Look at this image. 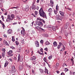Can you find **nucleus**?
Instances as JSON below:
<instances>
[{
  "mask_svg": "<svg viewBox=\"0 0 75 75\" xmlns=\"http://www.w3.org/2000/svg\"><path fill=\"white\" fill-rule=\"evenodd\" d=\"M41 19L38 18L37 19V21L36 23L37 25H38L40 27H42L43 26V23H42V22L41 21Z\"/></svg>",
  "mask_w": 75,
  "mask_h": 75,
  "instance_id": "1",
  "label": "nucleus"
},
{
  "mask_svg": "<svg viewBox=\"0 0 75 75\" xmlns=\"http://www.w3.org/2000/svg\"><path fill=\"white\" fill-rule=\"evenodd\" d=\"M39 14L41 17H44L45 15V12H44L43 10H42V8H40V10L39 11Z\"/></svg>",
  "mask_w": 75,
  "mask_h": 75,
  "instance_id": "2",
  "label": "nucleus"
},
{
  "mask_svg": "<svg viewBox=\"0 0 75 75\" xmlns=\"http://www.w3.org/2000/svg\"><path fill=\"white\" fill-rule=\"evenodd\" d=\"M10 20H13V19H11L10 15H8L7 16V18L6 20V21L7 23H10Z\"/></svg>",
  "mask_w": 75,
  "mask_h": 75,
  "instance_id": "3",
  "label": "nucleus"
},
{
  "mask_svg": "<svg viewBox=\"0 0 75 75\" xmlns=\"http://www.w3.org/2000/svg\"><path fill=\"white\" fill-rule=\"evenodd\" d=\"M22 30H21V34L23 36H24L25 35V30H24V28L22 27Z\"/></svg>",
  "mask_w": 75,
  "mask_h": 75,
  "instance_id": "4",
  "label": "nucleus"
},
{
  "mask_svg": "<svg viewBox=\"0 0 75 75\" xmlns=\"http://www.w3.org/2000/svg\"><path fill=\"white\" fill-rule=\"evenodd\" d=\"M13 53V51L12 50H10L8 52H7V55H9V56H8V57H11L13 55V54H12Z\"/></svg>",
  "mask_w": 75,
  "mask_h": 75,
  "instance_id": "5",
  "label": "nucleus"
},
{
  "mask_svg": "<svg viewBox=\"0 0 75 75\" xmlns=\"http://www.w3.org/2000/svg\"><path fill=\"white\" fill-rule=\"evenodd\" d=\"M18 62H22L23 61V59L21 58V56H20V54H18Z\"/></svg>",
  "mask_w": 75,
  "mask_h": 75,
  "instance_id": "6",
  "label": "nucleus"
},
{
  "mask_svg": "<svg viewBox=\"0 0 75 75\" xmlns=\"http://www.w3.org/2000/svg\"><path fill=\"white\" fill-rule=\"evenodd\" d=\"M56 18H57V20H60L62 21V18H63V17H62V16H60L59 15L56 16Z\"/></svg>",
  "mask_w": 75,
  "mask_h": 75,
  "instance_id": "7",
  "label": "nucleus"
},
{
  "mask_svg": "<svg viewBox=\"0 0 75 75\" xmlns=\"http://www.w3.org/2000/svg\"><path fill=\"white\" fill-rule=\"evenodd\" d=\"M12 71H11L13 73H15L16 71V70L15 68V66L13 65V66L11 68Z\"/></svg>",
  "mask_w": 75,
  "mask_h": 75,
  "instance_id": "8",
  "label": "nucleus"
},
{
  "mask_svg": "<svg viewBox=\"0 0 75 75\" xmlns=\"http://www.w3.org/2000/svg\"><path fill=\"white\" fill-rule=\"evenodd\" d=\"M35 45L36 47H39V42L38 41H36L35 42Z\"/></svg>",
  "mask_w": 75,
  "mask_h": 75,
  "instance_id": "9",
  "label": "nucleus"
},
{
  "mask_svg": "<svg viewBox=\"0 0 75 75\" xmlns=\"http://www.w3.org/2000/svg\"><path fill=\"white\" fill-rule=\"evenodd\" d=\"M25 10L26 11H28L29 10V6L28 5H26L25 7Z\"/></svg>",
  "mask_w": 75,
  "mask_h": 75,
  "instance_id": "10",
  "label": "nucleus"
},
{
  "mask_svg": "<svg viewBox=\"0 0 75 75\" xmlns=\"http://www.w3.org/2000/svg\"><path fill=\"white\" fill-rule=\"evenodd\" d=\"M7 33L8 34H11V33H12V30L11 29H9L7 32Z\"/></svg>",
  "mask_w": 75,
  "mask_h": 75,
  "instance_id": "11",
  "label": "nucleus"
},
{
  "mask_svg": "<svg viewBox=\"0 0 75 75\" xmlns=\"http://www.w3.org/2000/svg\"><path fill=\"white\" fill-rule=\"evenodd\" d=\"M69 26V23H67L66 24V25L64 26V28L65 29H67V28H68V27Z\"/></svg>",
  "mask_w": 75,
  "mask_h": 75,
  "instance_id": "12",
  "label": "nucleus"
},
{
  "mask_svg": "<svg viewBox=\"0 0 75 75\" xmlns=\"http://www.w3.org/2000/svg\"><path fill=\"white\" fill-rule=\"evenodd\" d=\"M36 59V57L35 56H33L32 57L30 58V59L31 61H33V60H35Z\"/></svg>",
  "mask_w": 75,
  "mask_h": 75,
  "instance_id": "13",
  "label": "nucleus"
},
{
  "mask_svg": "<svg viewBox=\"0 0 75 75\" xmlns=\"http://www.w3.org/2000/svg\"><path fill=\"white\" fill-rule=\"evenodd\" d=\"M9 63V62H8V61H6L5 63V64L4 66V67H6L8 65V64Z\"/></svg>",
  "mask_w": 75,
  "mask_h": 75,
  "instance_id": "14",
  "label": "nucleus"
},
{
  "mask_svg": "<svg viewBox=\"0 0 75 75\" xmlns=\"http://www.w3.org/2000/svg\"><path fill=\"white\" fill-rule=\"evenodd\" d=\"M53 46L55 47H57V45H57V43L56 41L54 42L53 43Z\"/></svg>",
  "mask_w": 75,
  "mask_h": 75,
  "instance_id": "15",
  "label": "nucleus"
},
{
  "mask_svg": "<svg viewBox=\"0 0 75 75\" xmlns=\"http://www.w3.org/2000/svg\"><path fill=\"white\" fill-rule=\"evenodd\" d=\"M59 45L57 47L58 49H59V48H60V47H61V45H62V46L63 45L62 43L61 42H59Z\"/></svg>",
  "mask_w": 75,
  "mask_h": 75,
  "instance_id": "16",
  "label": "nucleus"
},
{
  "mask_svg": "<svg viewBox=\"0 0 75 75\" xmlns=\"http://www.w3.org/2000/svg\"><path fill=\"white\" fill-rule=\"evenodd\" d=\"M10 16L11 18V19H12V20H13V19L15 18V15L13 14H12Z\"/></svg>",
  "mask_w": 75,
  "mask_h": 75,
  "instance_id": "17",
  "label": "nucleus"
},
{
  "mask_svg": "<svg viewBox=\"0 0 75 75\" xmlns=\"http://www.w3.org/2000/svg\"><path fill=\"white\" fill-rule=\"evenodd\" d=\"M59 13L61 15V16H64V14H65V13L64 12L62 11H59Z\"/></svg>",
  "mask_w": 75,
  "mask_h": 75,
  "instance_id": "18",
  "label": "nucleus"
},
{
  "mask_svg": "<svg viewBox=\"0 0 75 75\" xmlns=\"http://www.w3.org/2000/svg\"><path fill=\"white\" fill-rule=\"evenodd\" d=\"M4 44L5 45H9L8 43H7V42L5 40H4Z\"/></svg>",
  "mask_w": 75,
  "mask_h": 75,
  "instance_id": "19",
  "label": "nucleus"
},
{
  "mask_svg": "<svg viewBox=\"0 0 75 75\" xmlns=\"http://www.w3.org/2000/svg\"><path fill=\"white\" fill-rule=\"evenodd\" d=\"M62 46L63 47V48L62 49V50H60V51H64L65 49V46H64V45H62Z\"/></svg>",
  "mask_w": 75,
  "mask_h": 75,
  "instance_id": "20",
  "label": "nucleus"
},
{
  "mask_svg": "<svg viewBox=\"0 0 75 75\" xmlns=\"http://www.w3.org/2000/svg\"><path fill=\"white\" fill-rule=\"evenodd\" d=\"M23 69V67L22 65H20L19 67V70L20 71H21V69Z\"/></svg>",
  "mask_w": 75,
  "mask_h": 75,
  "instance_id": "21",
  "label": "nucleus"
},
{
  "mask_svg": "<svg viewBox=\"0 0 75 75\" xmlns=\"http://www.w3.org/2000/svg\"><path fill=\"white\" fill-rule=\"evenodd\" d=\"M32 8L33 10H35L36 9V5H33Z\"/></svg>",
  "mask_w": 75,
  "mask_h": 75,
  "instance_id": "22",
  "label": "nucleus"
},
{
  "mask_svg": "<svg viewBox=\"0 0 75 75\" xmlns=\"http://www.w3.org/2000/svg\"><path fill=\"white\" fill-rule=\"evenodd\" d=\"M51 29H52L53 31H55L56 30V27L55 26H53L52 28H51Z\"/></svg>",
  "mask_w": 75,
  "mask_h": 75,
  "instance_id": "23",
  "label": "nucleus"
},
{
  "mask_svg": "<svg viewBox=\"0 0 75 75\" xmlns=\"http://www.w3.org/2000/svg\"><path fill=\"white\" fill-rule=\"evenodd\" d=\"M45 73L46 74V73H47V75H48V69H46V68H45Z\"/></svg>",
  "mask_w": 75,
  "mask_h": 75,
  "instance_id": "24",
  "label": "nucleus"
},
{
  "mask_svg": "<svg viewBox=\"0 0 75 75\" xmlns=\"http://www.w3.org/2000/svg\"><path fill=\"white\" fill-rule=\"evenodd\" d=\"M40 71L41 73H44V72H45V71H44V70L42 69H40Z\"/></svg>",
  "mask_w": 75,
  "mask_h": 75,
  "instance_id": "25",
  "label": "nucleus"
},
{
  "mask_svg": "<svg viewBox=\"0 0 75 75\" xmlns=\"http://www.w3.org/2000/svg\"><path fill=\"white\" fill-rule=\"evenodd\" d=\"M2 55L4 58L5 57V52H3L2 53Z\"/></svg>",
  "mask_w": 75,
  "mask_h": 75,
  "instance_id": "26",
  "label": "nucleus"
},
{
  "mask_svg": "<svg viewBox=\"0 0 75 75\" xmlns=\"http://www.w3.org/2000/svg\"><path fill=\"white\" fill-rule=\"evenodd\" d=\"M49 12H52V9L51 8H49L48 10Z\"/></svg>",
  "mask_w": 75,
  "mask_h": 75,
  "instance_id": "27",
  "label": "nucleus"
},
{
  "mask_svg": "<svg viewBox=\"0 0 75 75\" xmlns=\"http://www.w3.org/2000/svg\"><path fill=\"white\" fill-rule=\"evenodd\" d=\"M21 49L22 48L21 47H19L18 50V52H21Z\"/></svg>",
  "mask_w": 75,
  "mask_h": 75,
  "instance_id": "28",
  "label": "nucleus"
},
{
  "mask_svg": "<svg viewBox=\"0 0 75 75\" xmlns=\"http://www.w3.org/2000/svg\"><path fill=\"white\" fill-rule=\"evenodd\" d=\"M52 58V55H51L50 56H49L48 57V59H50H50H51Z\"/></svg>",
  "mask_w": 75,
  "mask_h": 75,
  "instance_id": "29",
  "label": "nucleus"
},
{
  "mask_svg": "<svg viewBox=\"0 0 75 75\" xmlns=\"http://www.w3.org/2000/svg\"><path fill=\"white\" fill-rule=\"evenodd\" d=\"M50 42H48V41H47L45 42V44L47 45H50Z\"/></svg>",
  "mask_w": 75,
  "mask_h": 75,
  "instance_id": "30",
  "label": "nucleus"
},
{
  "mask_svg": "<svg viewBox=\"0 0 75 75\" xmlns=\"http://www.w3.org/2000/svg\"><path fill=\"white\" fill-rule=\"evenodd\" d=\"M12 41L14 42L15 41V39H14V36H12Z\"/></svg>",
  "mask_w": 75,
  "mask_h": 75,
  "instance_id": "31",
  "label": "nucleus"
},
{
  "mask_svg": "<svg viewBox=\"0 0 75 75\" xmlns=\"http://www.w3.org/2000/svg\"><path fill=\"white\" fill-rule=\"evenodd\" d=\"M50 3L52 4H54V1L53 0H50Z\"/></svg>",
  "mask_w": 75,
  "mask_h": 75,
  "instance_id": "32",
  "label": "nucleus"
},
{
  "mask_svg": "<svg viewBox=\"0 0 75 75\" xmlns=\"http://www.w3.org/2000/svg\"><path fill=\"white\" fill-rule=\"evenodd\" d=\"M16 44V45H19V42L18 41H16L15 42Z\"/></svg>",
  "mask_w": 75,
  "mask_h": 75,
  "instance_id": "33",
  "label": "nucleus"
},
{
  "mask_svg": "<svg viewBox=\"0 0 75 75\" xmlns=\"http://www.w3.org/2000/svg\"><path fill=\"white\" fill-rule=\"evenodd\" d=\"M57 11H58V10H54V12L55 14H57Z\"/></svg>",
  "mask_w": 75,
  "mask_h": 75,
  "instance_id": "34",
  "label": "nucleus"
},
{
  "mask_svg": "<svg viewBox=\"0 0 75 75\" xmlns=\"http://www.w3.org/2000/svg\"><path fill=\"white\" fill-rule=\"evenodd\" d=\"M1 18H2L3 21H4V16H1Z\"/></svg>",
  "mask_w": 75,
  "mask_h": 75,
  "instance_id": "35",
  "label": "nucleus"
},
{
  "mask_svg": "<svg viewBox=\"0 0 75 75\" xmlns=\"http://www.w3.org/2000/svg\"><path fill=\"white\" fill-rule=\"evenodd\" d=\"M64 71L67 72V71H68L69 69H68L67 68H65V69H64Z\"/></svg>",
  "mask_w": 75,
  "mask_h": 75,
  "instance_id": "36",
  "label": "nucleus"
},
{
  "mask_svg": "<svg viewBox=\"0 0 75 75\" xmlns=\"http://www.w3.org/2000/svg\"><path fill=\"white\" fill-rule=\"evenodd\" d=\"M58 66H59V63H57L56 64V67L57 68H58Z\"/></svg>",
  "mask_w": 75,
  "mask_h": 75,
  "instance_id": "37",
  "label": "nucleus"
},
{
  "mask_svg": "<svg viewBox=\"0 0 75 75\" xmlns=\"http://www.w3.org/2000/svg\"><path fill=\"white\" fill-rule=\"evenodd\" d=\"M43 60L45 62H47V59H46V57H44Z\"/></svg>",
  "mask_w": 75,
  "mask_h": 75,
  "instance_id": "38",
  "label": "nucleus"
},
{
  "mask_svg": "<svg viewBox=\"0 0 75 75\" xmlns=\"http://www.w3.org/2000/svg\"><path fill=\"white\" fill-rule=\"evenodd\" d=\"M1 50L2 51L5 52V51H6V49L2 48V49Z\"/></svg>",
  "mask_w": 75,
  "mask_h": 75,
  "instance_id": "39",
  "label": "nucleus"
},
{
  "mask_svg": "<svg viewBox=\"0 0 75 75\" xmlns=\"http://www.w3.org/2000/svg\"><path fill=\"white\" fill-rule=\"evenodd\" d=\"M8 60L11 62H13V59L11 58H10L8 59Z\"/></svg>",
  "mask_w": 75,
  "mask_h": 75,
  "instance_id": "40",
  "label": "nucleus"
},
{
  "mask_svg": "<svg viewBox=\"0 0 75 75\" xmlns=\"http://www.w3.org/2000/svg\"><path fill=\"white\" fill-rule=\"evenodd\" d=\"M10 47L11 48H12V49H13V50H14V49H15V47H14L13 46H11Z\"/></svg>",
  "mask_w": 75,
  "mask_h": 75,
  "instance_id": "41",
  "label": "nucleus"
},
{
  "mask_svg": "<svg viewBox=\"0 0 75 75\" xmlns=\"http://www.w3.org/2000/svg\"><path fill=\"white\" fill-rule=\"evenodd\" d=\"M2 27H3V28L4 29V28H5V25H4V23L2 24Z\"/></svg>",
  "mask_w": 75,
  "mask_h": 75,
  "instance_id": "42",
  "label": "nucleus"
},
{
  "mask_svg": "<svg viewBox=\"0 0 75 75\" xmlns=\"http://www.w3.org/2000/svg\"><path fill=\"white\" fill-rule=\"evenodd\" d=\"M40 43L43 44V43H44V40H41L40 41Z\"/></svg>",
  "mask_w": 75,
  "mask_h": 75,
  "instance_id": "43",
  "label": "nucleus"
},
{
  "mask_svg": "<svg viewBox=\"0 0 75 75\" xmlns=\"http://www.w3.org/2000/svg\"><path fill=\"white\" fill-rule=\"evenodd\" d=\"M73 72H72V71H70V75H72V74H73Z\"/></svg>",
  "mask_w": 75,
  "mask_h": 75,
  "instance_id": "44",
  "label": "nucleus"
},
{
  "mask_svg": "<svg viewBox=\"0 0 75 75\" xmlns=\"http://www.w3.org/2000/svg\"><path fill=\"white\" fill-rule=\"evenodd\" d=\"M1 10L2 11H6V10L4 9V8H2Z\"/></svg>",
  "mask_w": 75,
  "mask_h": 75,
  "instance_id": "45",
  "label": "nucleus"
},
{
  "mask_svg": "<svg viewBox=\"0 0 75 75\" xmlns=\"http://www.w3.org/2000/svg\"><path fill=\"white\" fill-rule=\"evenodd\" d=\"M0 2H1V3H4V0H2L1 1H0Z\"/></svg>",
  "mask_w": 75,
  "mask_h": 75,
  "instance_id": "46",
  "label": "nucleus"
},
{
  "mask_svg": "<svg viewBox=\"0 0 75 75\" xmlns=\"http://www.w3.org/2000/svg\"><path fill=\"white\" fill-rule=\"evenodd\" d=\"M56 9L57 10H58V4H57L56 6Z\"/></svg>",
  "mask_w": 75,
  "mask_h": 75,
  "instance_id": "47",
  "label": "nucleus"
},
{
  "mask_svg": "<svg viewBox=\"0 0 75 75\" xmlns=\"http://www.w3.org/2000/svg\"><path fill=\"white\" fill-rule=\"evenodd\" d=\"M67 10H68L69 11H71V10H72L71 9V8H67Z\"/></svg>",
  "mask_w": 75,
  "mask_h": 75,
  "instance_id": "48",
  "label": "nucleus"
},
{
  "mask_svg": "<svg viewBox=\"0 0 75 75\" xmlns=\"http://www.w3.org/2000/svg\"><path fill=\"white\" fill-rule=\"evenodd\" d=\"M0 23L2 25L3 24H4V23H3V22L2 21H1V20H0Z\"/></svg>",
  "mask_w": 75,
  "mask_h": 75,
  "instance_id": "49",
  "label": "nucleus"
},
{
  "mask_svg": "<svg viewBox=\"0 0 75 75\" xmlns=\"http://www.w3.org/2000/svg\"><path fill=\"white\" fill-rule=\"evenodd\" d=\"M25 52H26L28 53H29V50H25Z\"/></svg>",
  "mask_w": 75,
  "mask_h": 75,
  "instance_id": "50",
  "label": "nucleus"
},
{
  "mask_svg": "<svg viewBox=\"0 0 75 75\" xmlns=\"http://www.w3.org/2000/svg\"><path fill=\"white\" fill-rule=\"evenodd\" d=\"M24 40H21V43H22V44H24Z\"/></svg>",
  "mask_w": 75,
  "mask_h": 75,
  "instance_id": "51",
  "label": "nucleus"
},
{
  "mask_svg": "<svg viewBox=\"0 0 75 75\" xmlns=\"http://www.w3.org/2000/svg\"><path fill=\"white\" fill-rule=\"evenodd\" d=\"M13 59H14L15 60V61H17V59L16 57H14L13 58Z\"/></svg>",
  "mask_w": 75,
  "mask_h": 75,
  "instance_id": "52",
  "label": "nucleus"
},
{
  "mask_svg": "<svg viewBox=\"0 0 75 75\" xmlns=\"http://www.w3.org/2000/svg\"><path fill=\"white\" fill-rule=\"evenodd\" d=\"M2 7H3V4H0V7H1V8Z\"/></svg>",
  "mask_w": 75,
  "mask_h": 75,
  "instance_id": "53",
  "label": "nucleus"
},
{
  "mask_svg": "<svg viewBox=\"0 0 75 75\" xmlns=\"http://www.w3.org/2000/svg\"><path fill=\"white\" fill-rule=\"evenodd\" d=\"M40 51H41V52H43V49L42 48H41V49L40 50Z\"/></svg>",
  "mask_w": 75,
  "mask_h": 75,
  "instance_id": "54",
  "label": "nucleus"
},
{
  "mask_svg": "<svg viewBox=\"0 0 75 75\" xmlns=\"http://www.w3.org/2000/svg\"><path fill=\"white\" fill-rule=\"evenodd\" d=\"M31 56H32L33 55V54H34V52H33V51H32V52H31Z\"/></svg>",
  "mask_w": 75,
  "mask_h": 75,
  "instance_id": "55",
  "label": "nucleus"
},
{
  "mask_svg": "<svg viewBox=\"0 0 75 75\" xmlns=\"http://www.w3.org/2000/svg\"><path fill=\"white\" fill-rule=\"evenodd\" d=\"M33 24H34V22H32L30 24L31 26H33Z\"/></svg>",
  "mask_w": 75,
  "mask_h": 75,
  "instance_id": "56",
  "label": "nucleus"
},
{
  "mask_svg": "<svg viewBox=\"0 0 75 75\" xmlns=\"http://www.w3.org/2000/svg\"><path fill=\"white\" fill-rule=\"evenodd\" d=\"M44 50H45L46 51H48V48H47V47H46V48H45Z\"/></svg>",
  "mask_w": 75,
  "mask_h": 75,
  "instance_id": "57",
  "label": "nucleus"
},
{
  "mask_svg": "<svg viewBox=\"0 0 75 75\" xmlns=\"http://www.w3.org/2000/svg\"><path fill=\"white\" fill-rule=\"evenodd\" d=\"M17 24V22L14 23H13V25H15V24Z\"/></svg>",
  "mask_w": 75,
  "mask_h": 75,
  "instance_id": "58",
  "label": "nucleus"
},
{
  "mask_svg": "<svg viewBox=\"0 0 75 75\" xmlns=\"http://www.w3.org/2000/svg\"><path fill=\"white\" fill-rule=\"evenodd\" d=\"M35 15H37V11H35Z\"/></svg>",
  "mask_w": 75,
  "mask_h": 75,
  "instance_id": "59",
  "label": "nucleus"
},
{
  "mask_svg": "<svg viewBox=\"0 0 75 75\" xmlns=\"http://www.w3.org/2000/svg\"><path fill=\"white\" fill-rule=\"evenodd\" d=\"M44 16V17H45V18H46V19H47V15H46V14H45Z\"/></svg>",
  "mask_w": 75,
  "mask_h": 75,
  "instance_id": "60",
  "label": "nucleus"
},
{
  "mask_svg": "<svg viewBox=\"0 0 75 75\" xmlns=\"http://www.w3.org/2000/svg\"><path fill=\"white\" fill-rule=\"evenodd\" d=\"M40 20H42V21L43 22V23H45V21H44V20L43 19H40Z\"/></svg>",
  "mask_w": 75,
  "mask_h": 75,
  "instance_id": "61",
  "label": "nucleus"
},
{
  "mask_svg": "<svg viewBox=\"0 0 75 75\" xmlns=\"http://www.w3.org/2000/svg\"><path fill=\"white\" fill-rule=\"evenodd\" d=\"M71 61L72 62V63H74V59H71Z\"/></svg>",
  "mask_w": 75,
  "mask_h": 75,
  "instance_id": "62",
  "label": "nucleus"
},
{
  "mask_svg": "<svg viewBox=\"0 0 75 75\" xmlns=\"http://www.w3.org/2000/svg\"><path fill=\"white\" fill-rule=\"evenodd\" d=\"M4 37H7V36L5 34H4Z\"/></svg>",
  "mask_w": 75,
  "mask_h": 75,
  "instance_id": "63",
  "label": "nucleus"
},
{
  "mask_svg": "<svg viewBox=\"0 0 75 75\" xmlns=\"http://www.w3.org/2000/svg\"><path fill=\"white\" fill-rule=\"evenodd\" d=\"M61 75H65V74L64 73H62L61 74Z\"/></svg>",
  "mask_w": 75,
  "mask_h": 75,
  "instance_id": "64",
  "label": "nucleus"
}]
</instances>
